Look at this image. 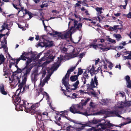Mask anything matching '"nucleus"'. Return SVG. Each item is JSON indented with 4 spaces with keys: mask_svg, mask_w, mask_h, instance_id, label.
Masks as SVG:
<instances>
[{
    "mask_svg": "<svg viewBox=\"0 0 131 131\" xmlns=\"http://www.w3.org/2000/svg\"><path fill=\"white\" fill-rule=\"evenodd\" d=\"M43 98L41 99L38 102L33 104V103H29L28 106H26L27 112H29L32 114H36L38 116H40V119L41 118V110L40 109L37 110L36 108L40 105V103L42 100Z\"/></svg>",
    "mask_w": 131,
    "mask_h": 131,
    "instance_id": "nucleus-1",
    "label": "nucleus"
},
{
    "mask_svg": "<svg viewBox=\"0 0 131 131\" xmlns=\"http://www.w3.org/2000/svg\"><path fill=\"white\" fill-rule=\"evenodd\" d=\"M31 68H30L28 69H26L25 67L22 69L18 68L17 69V72L18 73H21L22 72V78L23 80L21 83L19 85L20 88H21L23 84L25 83L27 80V77L30 73V70Z\"/></svg>",
    "mask_w": 131,
    "mask_h": 131,
    "instance_id": "nucleus-2",
    "label": "nucleus"
},
{
    "mask_svg": "<svg viewBox=\"0 0 131 131\" xmlns=\"http://www.w3.org/2000/svg\"><path fill=\"white\" fill-rule=\"evenodd\" d=\"M81 105V104L79 103L77 104L72 105L70 107V111L71 113L74 114H82V112H81V111L82 110V108Z\"/></svg>",
    "mask_w": 131,
    "mask_h": 131,
    "instance_id": "nucleus-3",
    "label": "nucleus"
},
{
    "mask_svg": "<svg viewBox=\"0 0 131 131\" xmlns=\"http://www.w3.org/2000/svg\"><path fill=\"white\" fill-rule=\"evenodd\" d=\"M76 68V66L72 67L68 70L67 73L63 77L62 80V84H63L65 87H67V82L66 80L67 79H68L69 78V75L70 74V73L73 72Z\"/></svg>",
    "mask_w": 131,
    "mask_h": 131,
    "instance_id": "nucleus-4",
    "label": "nucleus"
},
{
    "mask_svg": "<svg viewBox=\"0 0 131 131\" xmlns=\"http://www.w3.org/2000/svg\"><path fill=\"white\" fill-rule=\"evenodd\" d=\"M29 103L26 101H25L23 100H20L19 102H18V104H17L16 107L19 108L20 110L22 111L23 110V108L24 107L27 111V109L26 106L27 105H28Z\"/></svg>",
    "mask_w": 131,
    "mask_h": 131,
    "instance_id": "nucleus-5",
    "label": "nucleus"
},
{
    "mask_svg": "<svg viewBox=\"0 0 131 131\" xmlns=\"http://www.w3.org/2000/svg\"><path fill=\"white\" fill-rule=\"evenodd\" d=\"M18 90H17L16 91V93L14 94L12 96V98L14 97V100H13V102L15 105L16 106L17 104H18L20 100H21V98L20 96V91L17 94V93Z\"/></svg>",
    "mask_w": 131,
    "mask_h": 131,
    "instance_id": "nucleus-6",
    "label": "nucleus"
},
{
    "mask_svg": "<svg viewBox=\"0 0 131 131\" xmlns=\"http://www.w3.org/2000/svg\"><path fill=\"white\" fill-rule=\"evenodd\" d=\"M105 122L103 123H101L99 125L101 126V128L104 130L105 129L107 128H109L111 127H113L114 125L110 123V121H105Z\"/></svg>",
    "mask_w": 131,
    "mask_h": 131,
    "instance_id": "nucleus-7",
    "label": "nucleus"
},
{
    "mask_svg": "<svg viewBox=\"0 0 131 131\" xmlns=\"http://www.w3.org/2000/svg\"><path fill=\"white\" fill-rule=\"evenodd\" d=\"M73 28H74L73 27H71L69 31L64 33L63 34L61 35V34L59 35H58V37L63 39H66L70 37V36L71 35L70 33L71 32V30Z\"/></svg>",
    "mask_w": 131,
    "mask_h": 131,
    "instance_id": "nucleus-8",
    "label": "nucleus"
},
{
    "mask_svg": "<svg viewBox=\"0 0 131 131\" xmlns=\"http://www.w3.org/2000/svg\"><path fill=\"white\" fill-rule=\"evenodd\" d=\"M39 75L38 74V70L35 69L34 70L31 75V77L32 83L35 84L38 79V76Z\"/></svg>",
    "mask_w": 131,
    "mask_h": 131,
    "instance_id": "nucleus-9",
    "label": "nucleus"
},
{
    "mask_svg": "<svg viewBox=\"0 0 131 131\" xmlns=\"http://www.w3.org/2000/svg\"><path fill=\"white\" fill-rule=\"evenodd\" d=\"M58 61L54 63V64L53 65L52 67L51 68V69H49L48 70V72L49 73L51 70H52V69L54 70H56L60 66L61 61L62 60V59H61L59 57H58Z\"/></svg>",
    "mask_w": 131,
    "mask_h": 131,
    "instance_id": "nucleus-10",
    "label": "nucleus"
},
{
    "mask_svg": "<svg viewBox=\"0 0 131 131\" xmlns=\"http://www.w3.org/2000/svg\"><path fill=\"white\" fill-rule=\"evenodd\" d=\"M11 78H12V80H11L10 78V77H9V80L10 81H11V82H10V85L11 83H13L14 82H17V81H18L17 84L21 83H20V81L19 79V77L16 75H14V73H13L12 75Z\"/></svg>",
    "mask_w": 131,
    "mask_h": 131,
    "instance_id": "nucleus-11",
    "label": "nucleus"
},
{
    "mask_svg": "<svg viewBox=\"0 0 131 131\" xmlns=\"http://www.w3.org/2000/svg\"><path fill=\"white\" fill-rule=\"evenodd\" d=\"M79 84V82L78 80L75 82L72 86L74 87V88H71L70 86V85H69L68 83L67 82V87H66V90H68V92H69V91L68 89L70 90H75L77 89L78 88V86Z\"/></svg>",
    "mask_w": 131,
    "mask_h": 131,
    "instance_id": "nucleus-12",
    "label": "nucleus"
},
{
    "mask_svg": "<svg viewBox=\"0 0 131 131\" xmlns=\"http://www.w3.org/2000/svg\"><path fill=\"white\" fill-rule=\"evenodd\" d=\"M23 13V15L21 16L22 18H24L26 15L28 14L29 16V17L27 19L28 20L31 18L33 17L32 14L31 12L28 11L26 9H25L22 12Z\"/></svg>",
    "mask_w": 131,
    "mask_h": 131,
    "instance_id": "nucleus-13",
    "label": "nucleus"
},
{
    "mask_svg": "<svg viewBox=\"0 0 131 131\" xmlns=\"http://www.w3.org/2000/svg\"><path fill=\"white\" fill-rule=\"evenodd\" d=\"M7 37L5 36L4 37L3 40L2 41H0L1 43L2 46L0 47V49L3 48L5 50V51L6 52L8 50V48L7 46L4 44L5 43L6 45L7 44V42L6 40Z\"/></svg>",
    "mask_w": 131,
    "mask_h": 131,
    "instance_id": "nucleus-14",
    "label": "nucleus"
},
{
    "mask_svg": "<svg viewBox=\"0 0 131 131\" xmlns=\"http://www.w3.org/2000/svg\"><path fill=\"white\" fill-rule=\"evenodd\" d=\"M28 60L26 62V66L25 67L27 69L30 68L31 69L30 70V72L31 69L33 68V66L30 64L29 65V64L32 61V60L31 58H29L28 57Z\"/></svg>",
    "mask_w": 131,
    "mask_h": 131,
    "instance_id": "nucleus-15",
    "label": "nucleus"
},
{
    "mask_svg": "<svg viewBox=\"0 0 131 131\" xmlns=\"http://www.w3.org/2000/svg\"><path fill=\"white\" fill-rule=\"evenodd\" d=\"M97 77H96V75H95L94 77V79L92 78L91 79V82L90 83V84L92 88L96 87L94 85V83L96 84V86H97L98 84V83L97 80Z\"/></svg>",
    "mask_w": 131,
    "mask_h": 131,
    "instance_id": "nucleus-16",
    "label": "nucleus"
},
{
    "mask_svg": "<svg viewBox=\"0 0 131 131\" xmlns=\"http://www.w3.org/2000/svg\"><path fill=\"white\" fill-rule=\"evenodd\" d=\"M41 119H40V117L38 116H38V115H35V116L36 118V119H37V118H38V119H41L42 117H43L44 118V119L45 120L47 119V118H46V117L47 118L48 116V113L47 112H43L42 113V111H41Z\"/></svg>",
    "mask_w": 131,
    "mask_h": 131,
    "instance_id": "nucleus-17",
    "label": "nucleus"
},
{
    "mask_svg": "<svg viewBox=\"0 0 131 131\" xmlns=\"http://www.w3.org/2000/svg\"><path fill=\"white\" fill-rule=\"evenodd\" d=\"M101 121H99L95 119V118H93L92 120L89 121L87 123L85 124H87L88 126H90L91 125L96 124L98 123L99 122H101Z\"/></svg>",
    "mask_w": 131,
    "mask_h": 131,
    "instance_id": "nucleus-18",
    "label": "nucleus"
},
{
    "mask_svg": "<svg viewBox=\"0 0 131 131\" xmlns=\"http://www.w3.org/2000/svg\"><path fill=\"white\" fill-rule=\"evenodd\" d=\"M0 92L2 94L4 95H6L8 93L7 91L5 90L4 86L3 84L0 85Z\"/></svg>",
    "mask_w": 131,
    "mask_h": 131,
    "instance_id": "nucleus-19",
    "label": "nucleus"
},
{
    "mask_svg": "<svg viewBox=\"0 0 131 131\" xmlns=\"http://www.w3.org/2000/svg\"><path fill=\"white\" fill-rule=\"evenodd\" d=\"M125 79L126 81L127 88H131V81L129 76L128 75L126 76L125 77Z\"/></svg>",
    "mask_w": 131,
    "mask_h": 131,
    "instance_id": "nucleus-20",
    "label": "nucleus"
},
{
    "mask_svg": "<svg viewBox=\"0 0 131 131\" xmlns=\"http://www.w3.org/2000/svg\"><path fill=\"white\" fill-rule=\"evenodd\" d=\"M75 49L74 48L72 51L69 53V56L72 58H74L78 56L79 53L78 52H75Z\"/></svg>",
    "mask_w": 131,
    "mask_h": 131,
    "instance_id": "nucleus-21",
    "label": "nucleus"
},
{
    "mask_svg": "<svg viewBox=\"0 0 131 131\" xmlns=\"http://www.w3.org/2000/svg\"><path fill=\"white\" fill-rule=\"evenodd\" d=\"M26 84L25 83L23 84L22 87L21 88H20V86H19V85H20V84H19L18 85V86L19 87V89L20 90V91H21V89H22V88H23V91H22V92H25V91H28L29 90V85H28L27 86H26V85H25V86H24V84Z\"/></svg>",
    "mask_w": 131,
    "mask_h": 131,
    "instance_id": "nucleus-22",
    "label": "nucleus"
},
{
    "mask_svg": "<svg viewBox=\"0 0 131 131\" xmlns=\"http://www.w3.org/2000/svg\"><path fill=\"white\" fill-rule=\"evenodd\" d=\"M8 25L5 23H3V24L0 23V32H2L3 31L6 29V27H7Z\"/></svg>",
    "mask_w": 131,
    "mask_h": 131,
    "instance_id": "nucleus-23",
    "label": "nucleus"
},
{
    "mask_svg": "<svg viewBox=\"0 0 131 131\" xmlns=\"http://www.w3.org/2000/svg\"><path fill=\"white\" fill-rule=\"evenodd\" d=\"M96 70H95V68L93 66L90 70H89L88 71V73L89 72L91 74V76H92L96 72Z\"/></svg>",
    "mask_w": 131,
    "mask_h": 131,
    "instance_id": "nucleus-24",
    "label": "nucleus"
},
{
    "mask_svg": "<svg viewBox=\"0 0 131 131\" xmlns=\"http://www.w3.org/2000/svg\"><path fill=\"white\" fill-rule=\"evenodd\" d=\"M24 53H22V54L21 55L20 57L17 59L16 60H18V61L19 62L21 60H26V58L28 59V57H26L25 56H24Z\"/></svg>",
    "mask_w": 131,
    "mask_h": 131,
    "instance_id": "nucleus-25",
    "label": "nucleus"
},
{
    "mask_svg": "<svg viewBox=\"0 0 131 131\" xmlns=\"http://www.w3.org/2000/svg\"><path fill=\"white\" fill-rule=\"evenodd\" d=\"M83 77L82 78V81L84 80L83 81V84H84L86 83V79H88L90 77L88 75V74L87 75H83Z\"/></svg>",
    "mask_w": 131,
    "mask_h": 131,
    "instance_id": "nucleus-26",
    "label": "nucleus"
},
{
    "mask_svg": "<svg viewBox=\"0 0 131 131\" xmlns=\"http://www.w3.org/2000/svg\"><path fill=\"white\" fill-rule=\"evenodd\" d=\"M90 99L89 98H87L86 99V100L85 101H84V100H81V101L82 102H81L79 104H81V105L82 108H83V106L84 105H86L87 103L90 100Z\"/></svg>",
    "mask_w": 131,
    "mask_h": 131,
    "instance_id": "nucleus-27",
    "label": "nucleus"
},
{
    "mask_svg": "<svg viewBox=\"0 0 131 131\" xmlns=\"http://www.w3.org/2000/svg\"><path fill=\"white\" fill-rule=\"evenodd\" d=\"M78 75L71 76L70 79L72 82L75 81L78 79Z\"/></svg>",
    "mask_w": 131,
    "mask_h": 131,
    "instance_id": "nucleus-28",
    "label": "nucleus"
},
{
    "mask_svg": "<svg viewBox=\"0 0 131 131\" xmlns=\"http://www.w3.org/2000/svg\"><path fill=\"white\" fill-rule=\"evenodd\" d=\"M82 126L80 127L76 128V130L78 131H81L83 129L84 127L88 126L87 124H82Z\"/></svg>",
    "mask_w": 131,
    "mask_h": 131,
    "instance_id": "nucleus-29",
    "label": "nucleus"
},
{
    "mask_svg": "<svg viewBox=\"0 0 131 131\" xmlns=\"http://www.w3.org/2000/svg\"><path fill=\"white\" fill-rule=\"evenodd\" d=\"M52 33H49V34L51 36H53L57 35H60L61 34V33L60 32L57 31H54V30L52 29Z\"/></svg>",
    "mask_w": 131,
    "mask_h": 131,
    "instance_id": "nucleus-30",
    "label": "nucleus"
},
{
    "mask_svg": "<svg viewBox=\"0 0 131 131\" xmlns=\"http://www.w3.org/2000/svg\"><path fill=\"white\" fill-rule=\"evenodd\" d=\"M118 111H119L118 110L114 111H109L108 112V113L110 114L114 115L116 116L117 114V113Z\"/></svg>",
    "mask_w": 131,
    "mask_h": 131,
    "instance_id": "nucleus-31",
    "label": "nucleus"
},
{
    "mask_svg": "<svg viewBox=\"0 0 131 131\" xmlns=\"http://www.w3.org/2000/svg\"><path fill=\"white\" fill-rule=\"evenodd\" d=\"M36 119L37 126H39V127L41 126L42 124H43V123L41 119H39L38 118Z\"/></svg>",
    "mask_w": 131,
    "mask_h": 131,
    "instance_id": "nucleus-32",
    "label": "nucleus"
},
{
    "mask_svg": "<svg viewBox=\"0 0 131 131\" xmlns=\"http://www.w3.org/2000/svg\"><path fill=\"white\" fill-rule=\"evenodd\" d=\"M64 112L62 114H60L61 116H64V117L66 118L67 119H68V120L70 121V120L71 119V118H70L69 117H68L66 116H65L66 115H67L68 114V111H63Z\"/></svg>",
    "mask_w": 131,
    "mask_h": 131,
    "instance_id": "nucleus-33",
    "label": "nucleus"
},
{
    "mask_svg": "<svg viewBox=\"0 0 131 131\" xmlns=\"http://www.w3.org/2000/svg\"><path fill=\"white\" fill-rule=\"evenodd\" d=\"M105 111H100L97 112H96L95 113H93V115H101L103 114H104L105 113Z\"/></svg>",
    "mask_w": 131,
    "mask_h": 131,
    "instance_id": "nucleus-34",
    "label": "nucleus"
},
{
    "mask_svg": "<svg viewBox=\"0 0 131 131\" xmlns=\"http://www.w3.org/2000/svg\"><path fill=\"white\" fill-rule=\"evenodd\" d=\"M5 59L3 54H0V65L4 62Z\"/></svg>",
    "mask_w": 131,
    "mask_h": 131,
    "instance_id": "nucleus-35",
    "label": "nucleus"
},
{
    "mask_svg": "<svg viewBox=\"0 0 131 131\" xmlns=\"http://www.w3.org/2000/svg\"><path fill=\"white\" fill-rule=\"evenodd\" d=\"M47 44V43L44 42H41L38 43V45L39 46L42 47H45L46 48V45Z\"/></svg>",
    "mask_w": 131,
    "mask_h": 131,
    "instance_id": "nucleus-36",
    "label": "nucleus"
},
{
    "mask_svg": "<svg viewBox=\"0 0 131 131\" xmlns=\"http://www.w3.org/2000/svg\"><path fill=\"white\" fill-rule=\"evenodd\" d=\"M66 131H74V129L70 125L67 127Z\"/></svg>",
    "mask_w": 131,
    "mask_h": 131,
    "instance_id": "nucleus-37",
    "label": "nucleus"
},
{
    "mask_svg": "<svg viewBox=\"0 0 131 131\" xmlns=\"http://www.w3.org/2000/svg\"><path fill=\"white\" fill-rule=\"evenodd\" d=\"M126 53L127 54H128V55L127 56H124V59L125 60L128 59L129 60V59L128 58H128H130V55H131V51H126Z\"/></svg>",
    "mask_w": 131,
    "mask_h": 131,
    "instance_id": "nucleus-38",
    "label": "nucleus"
},
{
    "mask_svg": "<svg viewBox=\"0 0 131 131\" xmlns=\"http://www.w3.org/2000/svg\"><path fill=\"white\" fill-rule=\"evenodd\" d=\"M45 54L43 57H42L41 59V60H44L45 58L47 57L48 56H49V55L50 54V51H47L45 53Z\"/></svg>",
    "mask_w": 131,
    "mask_h": 131,
    "instance_id": "nucleus-39",
    "label": "nucleus"
},
{
    "mask_svg": "<svg viewBox=\"0 0 131 131\" xmlns=\"http://www.w3.org/2000/svg\"><path fill=\"white\" fill-rule=\"evenodd\" d=\"M82 27V25L81 23H79L77 25V26L76 27V28L79 30H81V28Z\"/></svg>",
    "mask_w": 131,
    "mask_h": 131,
    "instance_id": "nucleus-40",
    "label": "nucleus"
},
{
    "mask_svg": "<svg viewBox=\"0 0 131 131\" xmlns=\"http://www.w3.org/2000/svg\"><path fill=\"white\" fill-rule=\"evenodd\" d=\"M53 43L52 41H50L48 43H47V44L46 45V48L50 47L53 45Z\"/></svg>",
    "mask_w": 131,
    "mask_h": 131,
    "instance_id": "nucleus-41",
    "label": "nucleus"
},
{
    "mask_svg": "<svg viewBox=\"0 0 131 131\" xmlns=\"http://www.w3.org/2000/svg\"><path fill=\"white\" fill-rule=\"evenodd\" d=\"M3 72H4V76L8 75V74H9V72L8 69H3Z\"/></svg>",
    "mask_w": 131,
    "mask_h": 131,
    "instance_id": "nucleus-42",
    "label": "nucleus"
},
{
    "mask_svg": "<svg viewBox=\"0 0 131 131\" xmlns=\"http://www.w3.org/2000/svg\"><path fill=\"white\" fill-rule=\"evenodd\" d=\"M103 46L102 44H100L97 45V48H98L99 49L103 51H105L104 48H103Z\"/></svg>",
    "mask_w": 131,
    "mask_h": 131,
    "instance_id": "nucleus-43",
    "label": "nucleus"
},
{
    "mask_svg": "<svg viewBox=\"0 0 131 131\" xmlns=\"http://www.w3.org/2000/svg\"><path fill=\"white\" fill-rule=\"evenodd\" d=\"M54 123L57 125L58 126H61V129L60 130H61L62 128V122H61V123L59 122V121L56 120V121H54Z\"/></svg>",
    "mask_w": 131,
    "mask_h": 131,
    "instance_id": "nucleus-44",
    "label": "nucleus"
},
{
    "mask_svg": "<svg viewBox=\"0 0 131 131\" xmlns=\"http://www.w3.org/2000/svg\"><path fill=\"white\" fill-rule=\"evenodd\" d=\"M59 115V114H57V115L55 116V118L58 121H59V122L61 123V122H62L61 121V118L60 116L58 117V115Z\"/></svg>",
    "mask_w": 131,
    "mask_h": 131,
    "instance_id": "nucleus-45",
    "label": "nucleus"
},
{
    "mask_svg": "<svg viewBox=\"0 0 131 131\" xmlns=\"http://www.w3.org/2000/svg\"><path fill=\"white\" fill-rule=\"evenodd\" d=\"M48 20H47V19H45V20H42V23H43V25L44 26L45 29V30L46 31H47V27L48 26H46L45 23L44 22V21L45 20L47 21V23H48Z\"/></svg>",
    "mask_w": 131,
    "mask_h": 131,
    "instance_id": "nucleus-46",
    "label": "nucleus"
},
{
    "mask_svg": "<svg viewBox=\"0 0 131 131\" xmlns=\"http://www.w3.org/2000/svg\"><path fill=\"white\" fill-rule=\"evenodd\" d=\"M116 47L115 46L110 45V47L107 48H104V49L105 50L106 49H107L108 50L110 49H114Z\"/></svg>",
    "mask_w": 131,
    "mask_h": 131,
    "instance_id": "nucleus-47",
    "label": "nucleus"
},
{
    "mask_svg": "<svg viewBox=\"0 0 131 131\" xmlns=\"http://www.w3.org/2000/svg\"><path fill=\"white\" fill-rule=\"evenodd\" d=\"M48 57H49V58H50V61H47V62H48V63H49L51 61H53L54 59V58L55 57L53 56L52 55H51V56H49Z\"/></svg>",
    "mask_w": 131,
    "mask_h": 131,
    "instance_id": "nucleus-48",
    "label": "nucleus"
},
{
    "mask_svg": "<svg viewBox=\"0 0 131 131\" xmlns=\"http://www.w3.org/2000/svg\"><path fill=\"white\" fill-rule=\"evenodd\" d=\"M78 69V74L77 75L78 76H79V75L83 73V70L82 69L80 68H79Z\"/></svg>",
    "mask_w": 131,
    "mask_h": 131,
    "instance_id": "nucleus-49",
    "label": "nucleus"
},
{
    "mask_svg": "<svg viewBox=\"0 0 131 131\" xmlns=\"http://www.w3.org/2000/svg\"><path fill=\"white\" fill-rule=\"evenodd\" d=\"M119 26L118 25L114 26L113 27V29L114 30L113 31H115L117 29H120L121 30L122 29V28H118Z\"/></svg>",
    "mask_w": 131,
    "mask_h": 131,
    "instance_id": "nucleus-50",
    "label": "nucleus"
},
{
    "mask_svg": "<svg viewBox=\"0 0 131 131\" xmlns=\"http://www.w3.org/2000/svg\"><path fill=\"white\" fill-rule=\"evenodd\" d=\"M88 131H98V130L96 129L95 128L92 127L88 129L87 130Z\"/></svg>",
    "mask_w": 131,
    "mask_h": 131,
    "instance_id": "nucleus-51",
    "label": "nucleus"
},
{
    "mask_svg": "<svg viewBox=\"0 0 131 131\" xmlns=\"http://www.w3.org/2000/svg\"><path fill=\"white\" fill-rule=\"evenodd\" d=\"M108 41L110 42L113 43H115L116 42V41L115 40L112 39L111 38H108Z\"/></svg>",
    "mask_w": 131,
    "mask_h": 131,
    "instance_id": "nucleus-52",
    "label": "nucleus"
},
{
    "mask_svg": "<svg viewBox=\"0 0 131 131\" xmlns=\"http://www.w3.org/2000/svg\"><path fill=\"white\" fill-rule=\"evenodd\" d=\"M123 16H125L127 17L128 18H131V12H129L127 15L123 14Z\"/></svg>",
    "mask_w": 131,
    "mask_h": 131,
    "instance_id": "nucleus-53",
    "label": "nucleus"
},
{
    "mask_svg": "<svg viewBox=\"0 0 131 131\" xmlns=\"http://www.w3.org/2000/svg\"><path fill=\"white\" fill-rule=\"evenodd\" d=\"M9 34L8 32L6 33L5 34H0V41L1 40V38L2 37L5 36V35L8 36Z\"/></svg>",
    "mask_w": 131,
    "mask_h": 131,
    "instance_id": "nucleus-54",
    "label": "nucleus"
},
{
    "mask_svg": "<svg viewBox=\"0 0 131 131\" xmlns=\"http://www.w3.org/2000/svg\"><path fill=\"white\" fill-rule=\"evenodd\" d=\"M115 35V37L117 39H120L122 38L121 35L120 34H116Z\"/></svg>",
    "mask_w": 131,
    "mask_h": 131,
    "instance_id": "nucleus-55",
    "label": "nucleus"
},
{
    "mask_svg": "<svg viewBox=\"0 0 131 131\" xmlns=\"http://www.w3.org/2000/svg\"><path fill=\"white\" fill-rule=\"evenodd\" d=\"M95 9L98 12H99L102 10V7H97Z\"/></svg>",
    "mask_w": 131,
    "mask_h": 131,
    "instance_id": "nucleus-56",
    "label": "nucleus"
},
{
    "mask_svg": "<svg viewBox=\"0 0 131 131\" xmlns=\"http://www.w3.org/2000/svg\"><path fill=\"white\" fill-rule=\"evenodd\" d=\"M90 47H92L93 48H94L95 49H96V48H97V45H95V44H90Z\"/></svg>",
    "mask_w": 131,
    "mask_h": 131,
    "instance_id": "nucleus-57",
    "label": "nucleus"
},
{
    "mask_svg": "<svg viewBox=\"0 0 131 131\" xmlns=\"http://www.w3.org/2000/svg\"><path fill=\"white\" fill-rule=\"evenodd\" d=\"M85 54V53L83 52L80 54L79 55V58H82L83 56H84Z\"/></svg>",
    "mask_w": 131,
    "mask_h": 131,
    "instance_id": "nucleus-58",
    "label": "nucleus"
},
{
    "mask_svg": "<svg viewBox=\"0 0 131 131\" xmlns=\"http://www.w3.org/2000/svg\"><path fill=\"white\" fill-rule=\"evenodd\" d=\"M113 67V64L111 62H110L108 66V67L110 68L111 70Z\"/></svg>",
    "mask_w": 131,
    "mask_h": 131,
    "instance_id": "nucleus-59",
    "label": "nucleus"
},
{
    "mask_svg": "<svg viewBox=\"0 0 131 131\" xmlns=\"http://www.w3.org/2000/svg\"><path fill=\"white\" fill-rule=\"evenodd\" d=\"M43 93H44L46 94V95L47 96V100L49 99V97L48 93L46 92H42V93L41 94H43Z\"/></svg>",
    "mask_w": 131,
    "mask_h": 131,
    "instance_id": "nucleus-60",
    "label": "nucleus"
},
{
    "mask_svg": "<svg viewBox=\"0 0 131 131\" xmlns=\"http://www.w3.org/2000/svg\"><path fill=\"white\" fill-rule=\"evenodd\" d=\"M81 114L83 115H84L85 116H87L88 115H92V114H88V113L87 112H84V113L82 112V114Z\"/></svg>",
    "mask_w": 131,
    "mask_h": 131,
    "instance_id": "nucleus-61",
    "label": "nucleus"
},
{
    "mask_svg": "<svg viewBox=\"0 0 131 131\" xmlns=\"http://www.w3.org/2000/svg\"><path fill=\"white\" fill-rule=\"evenodd\" d=\"M19 62V61H18V60H16V62L14 64L15 67L17 68V69L18 68H19L17 65Z\"/></svg>",
    "mask_w": 131,
    "mask_h": 131,
    "instance_id": "nucleus-62",
    "label": "nucleus"
},
{
    "mask_svg": "<svg viewBox=\"0 0 131 131\" xmlns=\"http://www.w3.org/2000/svg\"><path fill=\"white\" fill-rule=\"evenodd\" d=\"M86 0H83L82 1V4L84 6H86Z\"/></svg>",
    "mask_w": 131,
    "mask_h": 131,
    "instance_id": "nucleus-63",
    "label": "nucleus"
},
{
    "mask_svg": "<svg viewBox=\"0 0 131 131\" xmlns=\"http://www.w3.org/2000/svg\"><path fill=\"white\" fill-rule=\"evenodd\" d=\"M72 96H73L74 97H72L73 98H77V96H78L77 94H76L75 93H73L72 94Z\"/></svg>",
    "mask_w": 131,
    "mask_h": 131,
    "instance_id": "nucleus-64",
    "label": "nucleus"
}]
</instances>
